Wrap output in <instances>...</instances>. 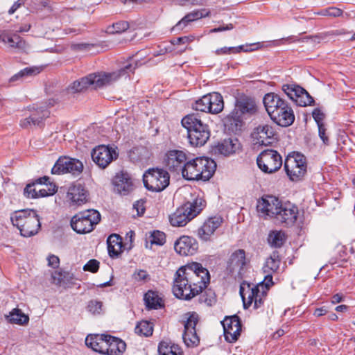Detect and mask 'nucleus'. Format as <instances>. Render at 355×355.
I'll return each instance as SVG.
<instances>
[{"mask_svg": "<svg viewBox=\"0 0 355 355\" xmlns=\"http://www.w3.org/2000/svg\"><path fill=\"white\" fill-rule=\"evenodd\" d=\"M138 67V61L130 59L129 63L120 69L111 73H91L73 83L70 89L73 92H81L89 87L96 89L110 85L117 81L121 77L133 73Z\"/></svg>", "mask_w": 355, "mask_h": 355, "instance_id": "obj_1", "label": "nucleus"}, {"mask_svg": "<svg viewBox=\"0 0 355 355\" xmlns=\"http://www.w3.org/2000/svg\"><path fill=\"white\" fill-rule=\"evenodd\" d=\"M270 119L282 127H288L295 121L293 110L289 104L275 93L266 94L263 99Z\"/></svg>", "mask_w": 355, "mask_h": 355, "instance_id": "obj_2", "label": "nucleus"}, {"mask_svg": "<svg viewBox=\"0 0 355 355\" xmlns=\"http://www.w3.org/2000/svg\"><path fill=\"white\" fill-rule=\"evenodd\" d=\"M216 162L207 157H196L188 159L182 168V175L188 180H209L214 174Z\"/></svg>", "mask_w": 355, "mask_h": 355, "instance_id": "obj_3", "label": "nucleus"}, {"mask_svg": "<svg viewBox=\"0 0 355 355\" xmlns=\"http://www.w3.org/2000/svg\"><path fill=\"white\" fill-rule=\"evenodd\" d=\"M182 126L187 130L189 143L193 146H204L210 137L209 125L202 121L198 114H190L181 121Z\"/></svg>", "mask_w": 355, "mask_h": 355, "instance_id": "obj_4", "label": "nucleus"}, {"mask_svg": "<svg viewBox=\"0 0 355 355\" xmlns=\"http://www.w3.org/2000/svg\"><path fill=\"white\" fill-rule=\"evenodd\" d=\"M182 275L189 279L193 288H196L198 295L207 288L210 282L209 271L201 263L193 262L182 266Z\"/></svg>", "mask_w": 355, "mask_h": 355, "instance_id": "obj_5", "label": "nucleus"}, {"mask_svg": "<svg viewBox=\"0 0 355 355\" xmlns=\"http://www.w3.org/2000/svg\"><path fill=\"white\" fill-rule=\"evenodd\" d=\"M284 167L291 180L299 181L306 173L307 164L306 157L300 153L293 152L286 158Z\"/></svg>", "mask_w": 355, "mask_h": 355, "instance_id": "obj_6", "label": "nucleus"}, {"mask_svg": "<svg viewBox=\"0 0 355 355\" xmlns=\"http://www.w3.org/2000/svg\"><path fill=\"white\" fill-rule=\"evenodd\" d=\"M170 176L164 169L151 168L144 175V184L148 190L159 192L169 184Z\"/></svg>", "mask_w": 355, "mask_h": 355, "instance_id": "obj_7", "label": "nucleus"}, {"mask_svg": "<svg viewBox=\"0 0 355 355\" xmlns=\"http://www.w3.org/2000/svg\"><path fill=\"white\" fill-rule=\"evenodd\" d=\"M258 167L265 173H273L282 166L280 154L272 149L262 151L257 158Z\"/></svg>", "mask_w": 355, "mask_h": 355, "instance_id": "obj_8", "label": "nucleus"}, {"mask_svg": "<svg viewBox=\"0 0 355 355\" xmlns=\"http://www.w3.org/2000/svg\"><path fill=\"white\" fill-rule=\"evenodd\" d=\"M183 271L180 267L175 274L173 293L177 298L190 300L198 295V291L193 288L189 279L182 275Z\"/></svg>", "mask_w": 355, "mask_h": 355, "instance_id": "obj_9", "label": "nucleus"}, {"mask_svg": "<svg viewBox=\"0 0 355 355\" xmlns=\"http://www.w3.org/2000/svg\"><path fill=\"white\" fill-rule=\"evenodd\" d=\"M281 201L273 196L262 197L257 202V209L263 220L276 219L278 216Z\"/></svg>", "mask_w": 355, "mask_h": 355, "instance_id": "obj_10", "label": "nucleus"}, {"mask_svg": "<svg viewBox=\"0 0 355 355\" xmlns=\"http://www.w3.org/2000/svg\"><path fill=\"white\" fill-rule=\"evenodd\" d=\"M247 263L248 260L245 250L239 249L231 254L227 262V270L235 278H242L244 273V267Z\"/></svg>", "mask_w": 355, "mask_h": 355, "instance_id": "obj_11", "label": "nucleus"}, {"mask_svg": "<svg viewBox=\"0 0 355 355\" xmlns=\"http://www.w3.org/2000/svg\"><path fill=\"white\" fill-rule=\"evenodd\" d=\"M91 156L100 168H105L118 157V153L114 148L101 145L93 149Z\"/></svg>", "mask_w": 355, "mask_h": 355, "instance_id": "obj_12", "label": "nucleus"}, {"mask_svg": "<svg viewBox=\"0 0 355 355\" xmlns=\"http://www.w3.org/2000/svg\"><path fill=\"white\" fill-rule=\"evenodd\" d=\"M233 110L236 114L246 119L257 112V107L253 98L242 94L236 98Z\"/></svg>", "mask_w": 355, "mask_h": 355, "instance_id": "obj_13", "label": "nucleus"}, {"mask_svg": "<svg viewBox=\"0 0 355 355\" xmlns=\"http://www.w3.org/2000/svg\"><path fill=\"white\" fill-rule=\"evenodd\" d=\"M201 210L202 208L197 205V202H187L175 211L170 217V222H190Z\"/></svg>", "mask_w": 355, "mask_h": 355, "instance_id": "obj_14", "label": "nucleus"}, {"mask_svg": "<svg viewBox=\"0 0 355 355\" xmlns=\"http://www.w3.org/2000/svg\"><path fill=\"white\" fill-rule=\"evenodd\" d=\"M198 322V315L193 312L184 323V331L182 335L184 343L188 347L196 346L200 343V338L197 335L196 327Z\"/></svg>", "mask_w": 355, "mask_h": 355, "instance_id": "obj_15", "label": "nucleus"}, {"mask_svg": "<svg viewBox=\"0 0 355 355\" xmlns=\"http://www.w3.org/2000/svg\"><path fill=\"white\" fill-rule=\"evenodd\" d=\"M225 340L229 343L236 341L241 331V322L239 316L234 315L226 317L222 322Z\"/></svg>", "mask_w": 355, "mask_h": 355, "instance_id": "obj_16", "label": "nucleus"}, {"mask_svg": "<svg viewBox=\"0 0 355 355\" xmlns=\"http://www.w3.org/2000/svg\"><path fill=\"white\" fill-rule=\"evenodd\" d=\"M174 249L180 255L191 256L197 252L198 243L193 237L184 235L176 240Z\"/></svg>", "mask_w": 355, "mask_h": 355, "instance_id": "obj_17", "label": "nucleus"}, {"mask_svg": "<svg viewBox=\"0 0 355 355\" xmlns=\"http://www.w3.org/2000/svg\"><path fill=\"white\" fill-rule=\"evenodd\" d=\"M276 132L272 126L261 124L255 128L252 132V138L256 144L268 146L272 142Z\"/></svg>", "mask_w": 355, "mask_h": 355, "instance_id": "obj_18", "label": "nucleus"}, {"mask_svg": "<svg viewBox=\"0 0 355 355\" xmlns=\"http://www.w3.org/2000/svg\"><path fill=\"white\" fill-rule=\"evenodd\" d=\"M189 157L185 152L180 150H169L166 155L165 164L166 167L172 171H182Z\"/></svg>", "mask_w": 355, "mask_h": 355, "instance_id": "obj_19", "label": "nucleus"}, {"mask_svg": "<svg viewBox=\"0 0 355 355\" xmlns=\"http://www.w3.org/2000/svg\"><path fill=\"white\" fill-rule=\"evenodd\" d=\"M112 183L114 191L121 195H127L133 189V184L128 173L120 172L114 176Z\"/></svg>", "mask_w": 355, "mask_h": 355, "instance_id": "obj_20", "label": "nucleus"}, {"mask_svg": "<svg viewBox=\"0 0 355 355\" xmlns=\"http://www.w3.org/2000/svg\"><path fill=\"white\" fill-rule=\"evenodd\" d=\"M300 216V211L295 204L286 202L284 204L281 202L278 216L276 220L280 222H295Z\"/></svg>", "mask_w": 355, "mask_h": 355, "instance_id": "obj_21", "label": "nucleus"}, {"mask_svg": "<svg viewBox=\"0 0 355 355\" xmlns=\"http://www.w3.org/2000/svg\"><path fill=\"white\" fill-rule=\"evenodd\" d=\"M240 146L241 144L237 139L228 138L219 142L213 150L215 154L229 156L235 153Z\"/></svg>", "mask_w": 355, "mask_h": 355, "instance_id": "obj_22", "label": "nucleus"}, {"mask_svg": "<svg viewBox=\"0 0 355 355\" xmlns=\"http://www.w3.org/2000/svg\"><path fill=\"white\" fill-rule=\"evenodd\" d=\"M259 293H260L259 286L250 287V284H242L240 286L239 293L243 303V308L248 309L252 302H254Z\"/></svg>", "mask_w": 355, "mask_h": 355, "instance_id": "obj_23", "label": "nucleus"}, {"mask_svg": "<svg viewBox=\"0 0 355 355\" xmlns=\"http://www.w3.org/2000/svg\"><path fill=\"white\" fill-rule=\"evenodd\" d=\"M107 334H96L88 336L85 339V344L94 351L102 354H106Z\"/></svg>", "mask_w": 355, "mask_h": 355, "instance_id": "obj_24", "label": "nucleus"}, {"mask_svg": "<svg viewBox=\"0 0 355 355\" xmlns=\"http://www.w3.org/2000/svg\"><path fill=\"white\" fill-rule=\"evenodd\" d=\"M49 112L43 108L40 107L33 112L28 117L20 121V126L23 128H28L31 125L40 126L43 120L48 117Z\"/></svg>", "mask_w": 355, "mask_h": 355, "instance_id": "obj_25", "label": "nucleus"}, {"mask_svg": "<svg viewBox=\"0 0 355 355\" xmlns=\"http://www.w3.org/2000/svg\"><path fill=\"white\" fill-rule=\"evenodd\" d=\"M209 11L207 9H200L193 10L186 15L175 26L173 27V31L182 30L187 25L193 21L209 16Z\"/></svg>", "mask_w": 355, "mask_h": 355, "instance_id": "obj_26", "label": "nucleus"}, {"mask_svg": "<svg viewBox=\"0 0 355 355\" xmlns=\"http://www.w3.org/2000/svg\"><path fill=\"white\" fill-rule=\"evenodd\" d=\"M107 251L112 259L117 258L123 252L122 238L116 234H112L107 239Z\"/></svg>", "mask_w": 355, "mask_h": 355, "instance_id": "obj_27", "label": "nucleus"}, {"mask_svg": "<svg viewBox=\"0 0 355 355\" xmlns=\"http://www.w3.org/2000/svg\"><path fill=\"white\" fill-rule=\"evenodd\" d=\"M107 355H121L126 349L125 343L121 339L107 335Z\"/></svg>", "mask_w": 355, "mask_h": 355, "instance_id": "obj_28", "label": "nucleus"}, {"mask_svg": "<svg viewBox=\"0 0 355 355\" xmlns=\"http://www.w3.org/2000/svg\"><path fill=\"white\" fill-rule=\"evenodd\" d=\"M245 119L239 114H236L232 110L223 120L225 126L228 130L236 133L240 131L244 124Z\"/></svg>", "mask_w": 355, "mask_h": 355, "instance_id": "obj_29", "label": "nucleus"}, {"mask_svg": "<svg viewBox=\"0 0 355 355\" xmlns=\"http://www.w3.org/2000/svg\"><path fill=\"white\" fill-rule=\"evenodd\" d=\"M0 41L8 44L10 47L17 48L21 50H26L28 44L17 34H8L3 33L0 34Z\"/></svg>", "mask_w": 355, "mask_h": 355, "instance_id": "obj_30", "label": "nucleus"}, {"mask_svg": "<svg viewBox=\"0 0 355 355\" xmlns=\"http://www.w3.org/2000/svg\"><path fill=\"white\" fill-rule=\"evenodd\" d=\"M67 195L72 202L80 205L87 201V191L82 184H77L69 189Z\"/></svg>", "mask_w": 355, "mask_h": 355, "instance_id": "obj_31", "label": "nucleus"}, {"mask_svg": "<svg viewBox=\"0 0 355 355\" xmlns=\"http://www.w3.org/2000/svg\"><path fill=\"white\" fill-rule=\"evenodd\" d=\"M42 218L33 209H21L15 211L10 216L11 222L14 220H26V222H40Z\"/></svg>", "mask_w": 355, "mask_h": 355, "instance_id": "obj_32", "label": "nucleus"}, {"mask_svg": "<svg viewBox=\"0 0 355 355\" xmlns=\"http://www.w3.org/2000/svg\"><path fill=\"white\" fill-rule=\"evenodd\" d=\"M101 214L95 209H87L73 216L70 222H100Z\"/></svg>", "mask_w": 355, "mask_h": 355, "instance_id": "obj_33", "label": "nucleus"}, {"mask_svg": "<svg viewBox=\"0 0 355 355\" xmlns=\"http://www.w3.org/2000/svg\"><path fill=\"white\" fill-rule=\"evenodd\" d=\"M53 283L59 286H69L72 284L73 274L63 270H55L51 275Z\"/></svg>", "mask_w": 355, "mask_h": 355, "instance_id": "obj_34", "label": "nucleus"}, {"mask_svg": "<svg viewBox=\"0 0 355 355\" xmlns=\"http://www.w3.org/2000/svg\"><path fill=\"white\" fill-rule=\"evenodd\" d=\"M144 300L148 309H158L164 306L163 300L157 292L148 291L144 295Z\"/></svg>", "mask_w": 355, "mask_h": 355, "instance_id": "obj_35", "label": "nucleus"}, {"mask_svg": "<svg viewBox=\"0 0 355 355\" xmlns=\"http://www.w3.org/2000/svg\"><path fill=\"white\" fill-rule=\"evenodd\" d=\"M281 259L278 251L275 250L266 259L263 270L264 272H276L279 268Z\"/></svg>", "mask_w": 355, "mask_h": 355, "instance_id": "obj_36", "label": "nucleus"}, {"mask_svg": "<svg viewBox=\"0 0 355 355\" xmlns=\"http://www.w3.org/2000/svg\"><path fill=\"white\" fill-rule=\"evenodd\" d=\"M209 113L218 114L220 112L224 107V103L222 96L217 92L209 94Z\"/></svg>", "mask_w": 355, "mask_h": 355, "instance_id": "obj_37", "label": "nucleus"}, {"mask_svg": "<svg viewBox=\"0 0 355 355\" xmlns=\"http://www.w3.org/2000/svg\"><path fill=\"white\" fill-rule=\"evenodd\" d=\"M286 241V236L283 231H271L268 237V243L274 248H281Z\"/></svg>", "mask_w": 355, "mask_h": 355, "instance_id": "obj_38", "label": "nucleus"}, {"mask_svg": "<svg viewBox=\"0 0 355 355\" xmlns=\"http://www.w3.org/2000/svg\"><path fill=\"white\" fill-rule=\"evenodd\" d=\"M17 227L24 237H30L37 234L41 227V223H17Z\"/></svg>", "mask_w": 355, "mask_h": 355, "instance_id": "obj_39", "label": "nucleus"}, {"mask_svg": "<svg viewBox=\"0 0 355 355\" xmlns=\"http://www.w3.org/2000/svg\"><path fill=\"white\" fill-rule=\"evenodd\" d=\"M220 223H212L210 225L209 223H203V225L198 230V237L205 241L210 240L211 236L214 234V232L218 228Z\"/></svg>", "mask_w": 355, "mask_h": 355, "instance_id": "obj_40", "label": "nucleus"}, {"mask_svg": "<svg viewBox=\"0 0 355 355\" xmlns=\"http://www.w3.org/2000/svg\"><path fill=\"white\" fill-rule=\"evenodd\" d=\"M71 158L69 157H60L51 169L52 174H64L69 171V165H70Z\"/></svg>", "mask_w": 355, "mask_h": 355, "instance_id": "obj_41", "label": "nucleus"}, {"mask_svg": "<svg viewBox=\"0 0 355 355\" xmlns=\"http://www.w3.org/2000/svg\"><path fill=\"white\" fill-rule=\"evenodd\" d=\"M8 320L10 323L23 325L27 324L29 318L25 315L20 309H14L8 316Z\"/></svg>", "mask_w": 355, "mask_h": 355, "instance_id": "obj_42", "label": "nucleus"}, {"mask_svg": "<svg viewBox=\"0 0 355 355\" xmlns=\"http://www.w3.org/2000/svg\"><path fill=\"white\" fill-rule=\"evenodd\" d=\"M282 91L291 100L295 101L296 97L299 96V94L303 92L304 89L295 84H285L282 85Z\"/></svg>", "mask_w": 355, "mask_h": 355, "instance_id": "obj_43", "label": "nucleus"}, {"mask_svg": "<svg viewBox=\"0 0 355 355\" xmlns=\"http://www.w3.org/2000/svg\"><path fill=\"white\" fill-rule=\"evenodd\" d=\"M86 310L93 315L103 314V303L98 300H91L87 302Z\"/></svg>", "mask_w": 355, "mask_h": 355, "instance_id": "obj_44", "label": "nucleus"}, {"mask_svg": "<svg viewBox=\"0 0 355 355\" xmlns=\"http://www.w3.org/2000/svg\"><path fill=\"white\" fill-rule=\"evenodd\" d=\"M135 331L137 334L140 336H144L146 337L150 336L153 332V324L146 320H143L138 322L135 329Z\"/></svg>", "mask_w": 355, "mask_h": 355, "instance_id": "obj_45", "label": "nucleus"}, {"mask_svg": "<svg viewBox=\"0 0 355 355\" xmlns=\"http://www.w3.org/2000/svg\"><path fill=\"white\" fill-rule=\"evenodd\" d=\"M40 71L38 67H26L15 74L10 79V82H15L18 80H22L26 77L31 76L39 73Z\"/></svg>", "mask_w": 355, "mask_h": 355, "instance_id": "obj_46", "label": "nucleus"}, {"mask_svg": "<svg viewBox=\"0 0 355 355\" xmlns=\"http://www.w3.org/2000/svg\"><path fill=\"white\" fill-rule=\"evenodd\" d=\"M178 345H170L166 342H161L158 346V352L159 355H178Z\"/></svg>", "mask_w": 355, "mask_h": 355, "instance_id": "obj_47", "label": "nucleus"}, {"mask_svg": "<svg viewBox=\"0 0 355 355\" xmlns=\"http://www.w3.org/2000/svg\"><path fill=\"white\" fill-rule=\"evenodd\" d=\"M98 223H70L71 227L78 234H87L93 231Z\"/></svg>", "mask_w": 355, "mask_h": 355, "instance_id": "obj_48", "label": "nucleus"}, {"mask_svg": "<svg viewBox=\"0 0 355 355\" xmlns=\"http://www.w3.org/2000/svg\"><path fill=\"white\" fill-rule=\"evenodd\" d=\"M209 94L203 96L200 99L196 101L193 108L198 111L209 112L210 107Z\"/></svg>", "mask_w": 355, "mask_h": 355, "instance_id": "obj_49", "label": "nucleus"}, {"mask_svg": "<svg viewBox=\"0 0 355 355\" xmlns=\"http://www.w3.org/2000/svg\"><path fill=\"white\" fill-rule=\"evenodd\" d=\"M129 28V24L127 21H118L109 26L107 28L106 32L109 34L121 33Z\"/></svg>", "mask_w": 355, "mask_h": 355, "instance_id": "obj_50", "label": "nucleus"}, {"mask_svg": "<svg viewBox=\"0 0 355 355\" xmlns=\"http://www.w3.org/2000/svg\"><path fill=\"white\" fill-rule=\"evenodd\" d=\"M199 301L204 302L208 306H212L216 302V296L214 291L211 289H207L201 294Z\"/></svg>", "mask_w": 355, "mask_h": 355, "instance_id": "obj_51", "label": "nucleus"}, {"mask_svg": "<svg viewBox=\"0 0 355 355\" xmlns=\"http://www.w3.org/2000/svg\"><path fill=\"white\" fill-rule=\"evenodd\" d=\"M299 94V96L296 97L295 101L297 105L304 107L311 105L314 103L313 97L305 89Z\"/></svg>", "mask_w": 355, "mask_h": 355, "instance_id": "obj_52", "label": "nucleus"}, {"mask_svg": "<svg viewBox=\"0 0 355 355\" xmlns=\"http://www.w3.org/2000/svg\"><path fill=\"white\" fill-rule=\"evenodd\" d=\"M150 242L151 244H156L158 245H162L166 242V235L163 232L159 230L153 231L150 236Z\"/></svg>", "mask_w": 355, "mask_h": 355, "instance_id": "obj_53", "label": "nucleus"}, {"mask_svg": "<svg viewBox=\"0 0 355 355\" xmlns=\"http://www.w3.org/2000/svg\"><path fill=\"white\" fill-rule=\"evenodd\" d=\"M69 171L67 173H70L75 175H80L83 170V163L77 159L71 158L70 165L68 166Z\"/></svg>", "mask_w": 355, "mask_h": 355, "instance_id": "obj_54", "label": "nucleus"}, {"mask_svg": "<svg viewBox=\"0 0 355 355\" xmlns=\"http://www.w3.org/2000/svg\"><path fill=\"white\" fill-rule=\"evenodd\" d=\"M343 13V12L341 9L335 7H330L320 10L317 14L322 16L336 17L341 16Z\"/></svg>", "mask_w": 355, "mask_h": 355, "instance_id": "obj_55", "label": "nucleus"}, {"mask_svg": "<svg viewBox=\"0 0 355 355\" xmlns=\"http://www.w3.org/2000/svg\"><path fill=\"white\" fill-rule=\"evenodd\" d=\"M57 191V187L55 184L49 183L46 189H40L38 190V198L46 197L54 194Z\"/></svg>", "mask_w": 355, "mask_h": 355, "instance_id": "obj_56", "label": "nucleus"}, {"mask_svg": "<svg viewBox=\"0 0 355 355\" xmlns=\"http://www.w3.org/2000/svg\"><path fill=\"white\" fill-rule=\"evenodd\" d=\"M35 183H30L24 189V194L27 198H37L38 191L35 188Z\"/></svg>", "mask_w": 355, "mask_h": 355, "instance_id": "obj_57", "label": "nucleus"}, {"mask_svg": "<svg viewBox=\"0 0 355 355\" xmlns=\"http://www.w3.org/2000/svg\"><path fill=\"white\" fill-rule=\"evenodd\" d=\"M99 261L96 259H91L83 266V270L95 273L99 269Z\"/></svg>", "mask_w": 355, "mask_h": 355, "instance_id": "obj_58", "label": "nucleus"}, {"mask_svg": "<svg viewBox=\"0 0 355 355\" xmlns=\"http://www.w3.org/2000/svg\"><path fill=\"white\" fill-rule=\"evenodd\" d=\"M318 127V134H319L320 138L322 139L324 144H325L327 146L329 145V137L326 132L327 129L325 128L324 124H322V125L319 124V125Z\"/></svg>", "mask_w": 355, "mask_h": 355, "instance_id": "obj_59", "label": "nucleus"}, {"mask_svg": "<svg viewBox=\"0 0 355 355\" xmlns=\"http://www.w3.org/2000/svg\"><path fill=\"white\" fill-rule=\"evenodd\" d=\"M94 47V44L88 43H78L71 44V49L74 51H86Z\"/></svg>", "mask_w": 355, "mask_h": 355, "instance_id": "obj_60", "label": "nucleus"}, {"mask_svg": "<svg viewBox=\"0 0 355 355\" xmlns=\"http://www.w3.org/2000/svg\"><path fill=\"white\" fill-rule=\"evenodd\" d=\"M313 117L315 122L317 123L318 126L320 125L324 124L322 123L323 119H324V114L319 109L315 108L312 113Z\"/></svg>", "mask_w": 355, "mask_h": 355, "instance_id": "obj_61", "label": "nucleus"}, {"mask_svg": "<svg viewBox=\"0 0 355 355\" xmlns=\"http://www.w3.org/2000/svg\"><path fill=\"white\" fill-rule=\"evenodd\" d=\"M48 265L53 268H56L59 266L60 259L55 255H49L48 257Z\"/></svg>", "mask_w": 355, "mask_h": 355, "instance_id": "obj_62", "label": "nucleus"}, {"mask_svg": "<svg viewBox=\"0 0 355 355\" xmlns=\"http://www.w3.org/2000/svg\"><path fill=\"white\" fill-rule=\"evenodd\" d=\"M266 275L265 276V278L263 281L261 283V286L263 287V284H264L266 287L268 288L271 285L273 284L272 282V274L273 272H265Z\"/></svg>", "mask_w": 355, "mask_h": 355, "instance_id": "obj_63", "label": "nucleus"}, {"mask_svg": "<svg viewBox=\"0 0 355 355\" xmlns=\"http://www.w3.org/2000/svg\"><path fill=\"white\" fill-rule=\"evenodd\" d=\"M264 295V291H262L261 293H259L258 295L257 296L254 302V309H257L260 308L263 304V300L262 298V296Z\"/></svg>", "mask_w": 355, "mask_h": 355, "instance_id": "obj_64", "label": "nucleus"}]
</instances>
